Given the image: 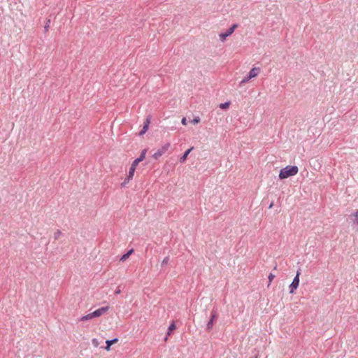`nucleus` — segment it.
Segmentation results:
<instances>
[{"label": "nucleus", "instance_id": "nucleus-1", "mask_svg": "<svg viewBox=\"0 0 358 358\" xmlns=\"http://www.w3.org/2000/svg\"><path fill=\"white\" fill-rule=\"evenodd\" d=\"M299 171L296 166H287L282 169L279 173V178L281 180L287 178L288 177L295 176Z\"/></svg>", "mask_w": 358, "mask_h": 358}, {"label": "nucleus", "instance_id": "nucleus-2", "mask_svg": "<svg viewBox=\"0 0 358 358\" xmlns=\"http://www.w3.org/2000/svg\"><path fill=\"white\" fill-rule=\"evenodd\" d=\"M260 72V69L254 67L252 68L248 73V74L244 77V78L241 81L240 85H242L246 83H248L250 79L255 78L258 76Z\"/></svg>", "mask_w": 358, "mask_h": 358}, {"label": "nucleus", "instance_id": "nucleus-3", "mask_svg": "<svg viewBox=\"0 0 358 358\" xmlns=\"http://www.w3.org/2000/svg\"><path fill=\"white\" fill-rule=\"evenodd\" d=\"M171 147L170 143H164L159 149H158L152 155V157L155 159H158L161 156H162L164 154H165L169 148Z\"/></svg>", "mask_w": 358, "mask_h": 358}, {"label": "nucleus", "instance_id": "nucleus-4", "mask_svg": "<svg viewBox=\"0 0 358 358\" xmlns=\"http://www.w3.org/2000/svg\"><path fill=\"white\" fill-rule=\"evenodd\" d=\"M300 271H297L296 274L293 279L292 283L289 285V293L293 294L294 291L298 288L299 285V276H300Z\"/></svg>", "mask_w": 358, "mask_h": 358}, {"label": "nucleus", "instance_id": "nucleus-5", "mask_svg": "<svg viewBox=\"0 0 358 358\" xmlns=\"http://www.w3.org/2000/svg\"><path fill=\"white\" fill-rule=\"evenodd\" d=\"M238 27L236 24H233L229 29H228L225 32L221 33L219 35L220 40L221 41H224L227 37L233 34L235 29Z\"/></svg>", "mask_w": 358, "mask_h": 358}, {"label": "nucleus", "instance_id": "nucleus-6", "mask_svg": "<svg viewBox=\"0 0 358 358\" xmlns=\"http://www.w3.org/2000/svg\"><path fill=\"white\" fill-rule=\"evenodd\" d=\"M216 317H217V312H216V310H213L211 317L206 324V330L207 331H210L212 329V328L213 327L214 320Z\"/></svg>", "mask_w": 358, "mask_h": 358}, {"label": "nucleus", "instance_id": "nucleus-7", "mask_svg": "<svg viewBox=\"0 0 358 358\" xmlns=\"http://www.w3.org/2000/svg\"><path fill=\"white\" fill-rule=\"evenodd\" d=\"M108 306H106V307H101L96 310H94V312H92V316H94V317H100L101 315H102L103 314H104L108 310Z\"/></svg>", "mask_w": 358, "mask_h": 358}, {"label": "nucleus", "instance_id": "nucleus-8", "mask_svg": "<svg viewBox=\"0 0 358 358\" xmlns=\"http://www.w3.org/2000/svg\"><path fill=\"white\" fill-rule=\"evenodd\" d=\"M146 152H147V150H143L141 152V153L140 156H139L138 158H136V159H134V160L133 161V162H132L131 165H133V166H134L135 167H136V166H137V165H138L141 162H142V161L145 159Z\"/></svg>", "mask_w": 358, "mask_h": 358}, {"label": "nucleus", "instance_id": "nucleus-9", "mask_svg": "<svg viewBox=\"0 0 358 358\" xmlns=\"http://www.w3.org/2000/svg\"><path fill=\"white\" fill-rule=\"evenodd\" d=\"M193 149H194V148H193V147H192V148H190L189 149L187 150L184 152V154L180 157V162L183 163V162L186 160V159H187V157L188 155L191 152V151H192Z\"/></svg>", "mask_w": 358, "mask_h": 358}, {"label": "nucleus", "instance_id": "nucleus-10", "mask_svg": "<svg viewBox=\"0 0 358 358\" xmlns=\"http://www.w3.org/2000/svg\"><path fill=\"white\" fill-rule=\"evenodd\" d=\"M117 341H118V339H117V338H113V339H112V340H107V341H106V346L105 347V349H106V350H108H108H110V346H111L113 344H114V343H117Z\"/></svg>", "mask_w": 358, "mask_h": 358}, {"label": "nucleus", "instance_id": "nucleus-11", "mask_svg": "<svg viewBox=\"0 0 358 358\" xmlns=\"http://www.w3.org/2000/svg\"><path fill=\"white\" fill-rule=\"evenodd\" d=\"M134 252V250L133 249H131L129 250V251H127L125 254H124L121 258H120V261L122 262H124L127 259H128L129 257V256Z\"/></svg>", "mask_w": 358, "mask_h": 358}, {"label": "nucleus", "instance_id": "nucleus-12", "mask_svg": "<svg viewBox=\"0 0 358 358\" xmlns=\"http://www.w3.org/2000/svg\"><path fill=\"white\" fill-rule=\"evenodd\" d=\"M93 318H94V316H92V313H89L86 315L81 317L79 319V321H86V320H92Z\"/></svg>", "mask_w": 358, "mask_h": 358}, {"label": "nucleus", "instance_id": "nucleus-13", "mask_svg": "<svg viewBox=\"0 0 358 358\" xmlns=\"http://www.w3.org/2000/svg\"><path fill=\"white\" fill-rule=\"evenodd\" d=\"M136 168L134 166L131 165L130 169H129V174L127 176H129V178H133V176H134V172H135V170H136Z\"/></svg>", "mask_w": 358, "mask_h": 358}, {"label": "nucleus", "instance_id": "nucleus-14", "mask_svg": "<svg viewBox=\"0 0 358 358\" xmlns=\"http://www.w3.org/2000/svg\"><path fill=\"white\" fill-rule=\"evenodd\" d=\"M131 179H132V178H129V176H127L124 179V180L121 183V187H124L127 185V184H128Z\"/></svg>", "mask_w": 358, "mask_h": 358}, {"label": "nucleus", "instance_id": "nucleus-15", "mask_svg": "<svg viewBox=\"0 0 358 358\" xmlns=\"http://www.w3.org/2000/svg\"><path fill=\"white\" fill-rule=\"evenodd\" d=\"M176 329V325L173 322H172L169 327V331H168V335H169L171 334V331H172L173 330H174Z\"/></svg>", "mask_w": 358, "mask_h": 358}, {"label": "nucleus", "instance_id": "nucleus-16", "mask_svg": "<svg viewBox=\"0 0 358 358\" xmlns=\"http://www.w3.org/2000/svg\"><path fill=\"white\" fill-rule=\"evenodd\" d=\"M92 343L94 348H97L99 345V342L97 338H93L92 340Z\"/></svg>", "mask_w": 358, "mask_h": 358}, {"label": "nucleus", "instance_id": "nucleus-17", "mask_svg": "<svg viewBox=\"0 0 358 358\" xmlns=\"http://www.w3.org/2000/svg\"><path fill=\"white\" fill-rule=\"evenodd\" d=\"M229 103H230L229 102H225V103H221L220 105V108L221 109H226V108H227L229 107Z\"/></svg>", "mask_w": 358, "mask_h": 358}, {"label": "nucleus", "instance_id": "nucleus-18", "mask_svg": "<svg viewBox=\"0 0 358 358\" xmlns=\"http://www.w3.org/2000/svg\"><path fill=\"white\" fill-rule=\"evenodd\" d=\"M169 262V257H166L162 262V266H166L168 264Z\"/></svg>", "mask_w": 358, "mask_h": 358}, {"label": "nucleus", "instance_id": "nucleus-19", "mask_svg": "<svg viewBox=\"0 0 358 358\" xmlns=\"http://www.w3.org/2000/svg\"><path fill=\"white\" fill-rule=\"evenodd\" d=\"M150 123V117L148 116L147 118L145 119V122H144L143 126H145V127H148Z\"/></svg>", "mask_w": 358, "mask_h": 358}, {"label": "nucleus", "instance_id": "nucleus-20", "mask_svg": "<svg viewBox=\"0 0 358 358\" xmlns=\"http://www.w3.org/2000/svg\"><path fill=\"white\" fill-rule=\"evenodd\" d=\"M148 127L143 126L141 131L139 132V135H143L148 131Z\"/></svg>", "mask_w": 358, "mask_h": 358}, {"label": "nucleus", "instance_id": "nucleus-21", "mask_svg": "<svg viewBox=\"0 0 358 358\" xmlns=\"http://www.w3.org/2000/svg\"><path fill=\"white\" fill-rule=\"evenodd\" d=\"M61 234L62 233L60 231H57L54 234L55 239H58L60 237Z\"/></svg>", "mask_w": 358, "mask_h": 358}, {"label": "nucleus", "instance_id": "nucleus-22", "mask_svg": "<svg viewBox=\"0 0 358 358\" xmlns=\"http://www.w3.org/2000/svg\"><path fill=\"white\" fill-rule=\"evenodd\" d=\"M50 25V20H48L44 27L45 31H48Z\"/></svg>", "mask_w": 358, "mask_h": 358}, {"label": "nucleus", "instance_id": "nucleus-23", "mask_svg": "<svg viewBox=\"0 0 358 358\" xmlns=\"http://www.w3.org/2000/svg\"><path fill=\"white\" fill-rule=\"evenodd\" d=\"M199 121H200V118H199V117H196V118H194V119L192 120V122L193 124H195L199 123Z\"/></svg>", "mask_w": 358, "mask_h": 358}, {"label": "nucleus", "instance_id": "nucleus-24", "mask_svg": "<svg viewBox=\"0 0 358 358\" xmlns=\"http://www.w3.org/2000/svg\"><path fill=\"white\" fill-rule=\"evenodd\" d=\"M275 278V275L270 273L268 275L269 282H271Z\"/></svg>", "mask_w": 358, "mask_h": 358}, {"label": "nucleus", "instance_id": "nucleus-25", "mask_svg": "<svg viewBox=\"0 0 358 358\" xmlns=\"http://www.w3.org/2000/svg\"><path fill=\"white\" fill-rule=\"evenodd\" d=\"M181 123L183 124V125H186L187 124V119L185 117H183L181 120Z\"/></svg>", "mask_w": 358, "mask_h": 358}, {"label": "nucleus", "instance_id": "nucleus-26", "mask_svg": "<svg viewBox=\"0 0 358 358\" xmlns=\"http://www.w3.org/2000/svg\"><path fill=\"white\" fill-rule=\"evenodd\" d=\"M120 292H121V290H120V288H118V289L115 292V294H120Z\"/></svg>", "mask_w": 358, "mask_h": 358}, {"label": "nucleus", "instance_id": "nucleus-27", "mask_svg": "<svg viewBox=\"0 0 358 358\" xmlns=\"http://www.w3.org/2000/svg\"><path fill=\"white\" fill-rule=\"evenodd\" d=\"M273 203H271L269 205L268 208H272V206H273Z\"/></svg>", "mask_w": 358, "mask_h": 358}, {"label": "nucleus", "instance_id": "nucleus-28", "mask_svg": "<svg viewBox=\"0 0 358 358\" xmlns=\"http://www.w3.org/2000/svg\"><path fill=\"white\" fill-rule=\"evenodd\" d=\"M252 358H256V357H252Z\"/></svg>", "mask_w": 358, "mask_h": 358}]
</instances>
